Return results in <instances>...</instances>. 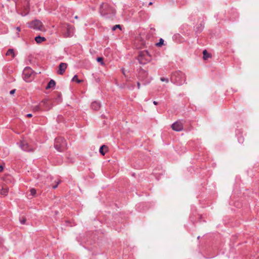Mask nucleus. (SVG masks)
Here are the masks:
<instances>
[{"mask_svg":"<svg viewBox=\"0 0 259 259\" xmlns=\"http://www.w3.org/2000/svg\"><path fill=\"white\" fill-rule=\"evenodd\" d=\"M185 80V75L180 71L174 73L171 76V81L178 85H182L184 82Z\"/></svg>","mask_w":259,"mask_h":259,"instance_id":"1","label":"nucleus"},{"mask_svg":"<svg viewBox=\"0 0 259 259\" xmlns=\"http://www.w3.org/2000/svg\"><path fill=\"white\" fill-rule=\"evenodd\" d=\"M66 141L64 138L59 137L56 139L54 147L57 151L62 152L66 148Z\"/></svg>","mask_w":259,"mask_h":259,"instance_id":"2","label":"nucleus"},{"mask_svg":"<svg viewBox=\"0 0 259 259\" xmlns=\"http://www.w3.org/2000/svg\"><path fill=\"white\" fill-rule=\"evenodd\" d=\"M151 58L147 51L141 52L138 57V60L140 64H145L150 62Z\"/></svg>","mask_w":259,"mask_h":259,"instance_id":"3","label":"nucleus"},{"mask_svg":"<svg viewBox=\"0 0 259 259\" xmlns=\"http://www.w3.org/2000/svg\"><path fill=\"white\" fill-rule=\"evenodd\" d=\"M28 26L29 28H33L35 30L44 31L45 29L41 21L38 20H33L28 23Z\"/></svg>","mask_w":259,"mask_h":259,"instance_id":"4","label":"nucleus"},{"mask_svg":"<svg viewBox=\"0 0 259 259\" xmlns=\"http://www.w3.org/2000/svg\"><path fill=\"white\" fill-rule=\"evenodd\" d=\"M34 76V73L30 67H25L23 71V77L26 82L30 81Z\"/></svg>","mask_w":259,"mask_h":259,"instance_id":"5","label":"nucleus"},{"mask_svg":"<svg viewBox=\"0 0 259 259\" xmlns=\"http://www.w3.org/2000/svg\"><path fill=\"white\" fill-rule=\"evenodd\" d=\"M171 128L174 131L180 132L183 129V124L180 121H177L171 125Z\"/></svg>","mask_w":259,"mask_h":259,"instance_id":"6","label":"nucleus"},{"mask_svg":"<svg viewBox=\"0 0 259 259\" xmlns=\"http://www.w3.org/2000/svg\"><path fill=\"white\" fill-rule=\"evenodd\" d=\"M73 35V28L72 26L67 25L66 32L64 33L65 37H71Z\"/></svg>","mask_w":259,"mask_h":259,"instance_id":"7","label":"nucleus"},{"mask_svg":"<svg viewBox=\"0 0 259 259\" xmlns=\"http://www.w3.org/2000/svg\"><path fill=\"white\" fill-rule=\"evenodd\" d=\"M20 147L23 150L25 151H31L32 150V148L29 147L28 143L25 141L21 142Z\"/></svg>","mask_w":259,"mask_h":259,"instance_id":"8","label":"nucleus"},{"mask_svg":"<svg viewBox=\"0 0 259 259\" xmlns=\"http://www.w3.org/2000/svg\"><path fill=\"white\" fill-rule=\"evenodd\" d=\"M67 65L66 63H61L59 66V70L58 71V73L60 74H63L66 68H67Z\"/></svg>","mask_w":259,"mask_h":259,"instance_id":"9","label":"nucleus"},{"mask_svg":"<svg viewBox=\"0 0 259 259\" xmlns=\"http://www.w3.org/2000/svg\"><path fill=\"white\" fill-rule=\"evenodd\" d=\"M91 108L93 110H98L100 108V104L97 101H94L91 104Z\"/></svg>","mask_w":259,"mask_h":259,"instance_id":"10","label":"nucleus"},{"mask_svg":"<svg viewBox=\"0 0 259 259\" xmlns=\"http://www.w3.org/2000/svg\"><path fill=\"white\" fill-rule=\"evenodd\" d=\"M107 151V147L105 145H102L99 149V152L102 155H104Z\"/></svg>","mask_w":259,"mask_h":259,"instance_id":"11","label":"nucleus"},{"mask_svg":"<svg viewBox=\"0 0 259 259\" xmlns=\"http://www.w3.org/2000/svg\"><path fill=\"white\" fill-rule=\"evenodd\" d=\"M55 84H56L55 81L54 80L51 79L50 81V82L48 83V84L46 87V89H48L52 88L55 87Z\"/></svg>","mask_w":259,"mask_h":259,"instance_id":"12","label":"nucleus"},{"mask_svg":"<svg viewBox=\"0 0 259 259\" xmlns=\"http://www.w3.org/2000/svg\"><path fill=\"white\" fill-rule=\"evenodd\" d=\"M45 40L46 38L45 37L40 36H38L35 37V40L38 44H40L42 41H45Z\"/></svg>","mask_w":259,"mask_h":259,"instance_id":"13","label":"nucleus"},{"mask_svg":"<svg viewBox=\"0 0 259 259\" xmlns=\"http://www.w3.org/2000/svg\"><path fill=\"white\" fill-rule=\"evenodd\" d=\"M6 55L8 56H11L12 58H14L15 57L14 50L12 49H9L6 53Z\"/></svg>","mask_w":259,"mask_h":259,"instance_id":"14","label":"nucleus"},{"mask_svg":"<svg viewBox=\"0 0 259 259\" xmlns=\"http://www.w3.org/2000/svg\"><path fill=\"white\" fill-rule=\"evenodd\" d=\"M42 103L44 104L45 108L47 110L50 109L52 107V105H50V102L48 100H44L42 101Z\"/></svg>","mask_w":259,"mask_h":259,"instance_id":"15","label":"nucleus"},{"mask_svg":"<svg viewBox=\"0 0 259 259\" xmlns=\"http://www.w3.org/2000/svg\"><path fill=\"white\" fill-rule=\"evenodd\" d=\"M9 188L7 187H3L1 190V194L2 195L6 196L8 193Z\"/></svg>","mask_w":259,"mask_h":259,"instance_id":"16","label":"nucleus"},{"mask_svg":"<svg viewBox=\"0 0 259 259\" xmlns=\"http://www.w3.org/2000/svg\"><path fill=\"white\" fill-rule=\"evenodd\" d=\"M107 4H102L101 5V7H100V13L101 14V15H106V13L104 12V8H106L107 7Z\"/></svg>","mask_w":259,"mask_h":259,"instance_id":"17","label":"nucleus"},{"mask_svg":"<svg viewBox=\"0 0 259 259\" xmlns=\"http://www.w3.org/2000/svg\"><path fill=\"white\" fill-rule=\"evenodd\" d=\"M203 59L204 60H206L208 58L210 57V54L208 53L206 50H204L203 51Z\"/></svg>","mask_w":259,"mask_h":259,"instance_id":"18","label":"nucleus"},{"mask_svg":"<svg viewBox=\"0 0 259 259\" xmlns=\"http://www.w3.org/2000/svg\"><path fill=\"white\" fill-rule=\"evenodd\" d=\"M72 81H76L78 83H80L82 82V80H80V79H78V78H77V75H75L73 76L72 79Z\"/></svg>","mask_w":259,"mask_h":259,"instance_id":"19","label":"nucleus"},{"mask_svg":"<svg viewBox=\"0 0 259 259\" xmlns=\"http://www.w3.org/2000/svg\"><path fill=\"white\" fill-rule=\"evenodd\" d=\"M163 42H164V40L162 38H160L159 39V42L157 43L156 44V45L157 47H160L163 44Z\"/></svg>","mask_w":259,"mask_h":259,"instance_id":"20","label":"nucleus"},{"mask_svg":"<svg viewBox=\"0 0 259 259\" xmlns=\"http://www.w3.org/2000/svg\"><path fill=\"white\" fill-rule=\"evenodd\" d=\"M30 195H31L32 196H34L36 194V190L34 188H32L30 189Z\"/></svg>","mask_w":259,"mask_h":259,"instance_id":"21","label":"nucleus"},{"mask_svg":"<svg viewBox=\"0 0 259 259\" xmlns=\"http://www.w3.org/2000/svg\"><path fill=\"white\" fill-rule=\"evenodd\" d=\"M160 80L163 82H165L166 83H168L169 82L168 79L167 78L165 77H161Z\"/></svg>","mask_w":259,"mask_h":259,"instance_id":"22","label":"nucleus"},{"mask_svg":"<svg viewBox=\"0 0 259 259\" xmlns=\"http://www.w3.org/2000/svg\"><path fill=\"white\" fill-rule=\"evenodd\" d=\"M33 110L34 111H37L40 110V107L39 105H36L33 107Z\"/></svg>","mask_w":259,"mask_h":259,"instance_id":"23","label":"nucleus"},{"mask_svg":"<svg viewBox=\"0 0 259 259\" xmlns=\"http://www.w3.org/2000/svg\"><path fill=\"white\" fill-rule=\"evenodd\" d=\"M98 62L101 63L102 65H104V62L103 61V58L102 57H99L97 59Z\"/></svg>","mask_w":259,"mask_h":259,"instance_id":"24","label":"nucleus"},{"mask_svg":"<svg viewBox=\"0 0 259 259\" xmlns=\"http://www.w3.org/2000/svg\"><path fill=\"white\" fill-rule=\"evenodd\" d=\"M120 28V25H116L114 26L113 27L112 30H115L116 28Z\"/></svg>","mask_w":259,"mask_h":259,"instance_id":"25","label":"nucleus"},{"mask_svg":"<svg viewBox=\"0 0 259 259\" xmlns=\"http://www.w3.org/2000/svg\"><path fill=\"white\" fill-rule=\"evenodd\" d=\"M25 222H26V219L25 218H23L20 220V223L22 224H24L25 223Z\"/></svg>","mask_w":259,"mask_h":259,"instance_id":"26","label":"nucleus"},{"mask_svg":"<svg viewBox=\"0 0 259 259\" xmlns=\"http://www.w3.org/2000/svg\"><path fill=\"white\" fill-rule=\"evenodd\" d=\"M60 181H59L57 182V184H56V185H53V186H52L53 188V189H56V188L57 187V186H58V184L60 183Z\"/></svg>","mask_w":259,"mask_h":259,"instance_id":"27","label":"nucleus"},{"mask_svg":"<svg viewBox=\"0 0 259 259\" xmlns=\"http://www.w3.org/2000/svg\"><path fill=\"white\" fill-rule=\"evenodd\" d=\"M16 90H12L10 91V94L12 95L14 94L15 93Z\"/></svg>","mask_w":259,"mask_h":259,"instance_id":"28","label":"nucleus"},{"mask_svg":"<svg viewBox=\"0 0 259 259\" xmlns=\"http://www.w3.org/2000/svg\"><path fill=\"white\" fill-rule=\"evenodd\" d=\"M26 116L28 117H32V115L31 113H29V114H27Z\"/></svg>","mask_w":259,"mask_h":259,"instance_id":"29","label":"nucleus"},{"mask_svg":"<svg viewBox=\"0 0 259 259\" xmlns=\"http://www.w3.org/2000/svg\"><path fill=\"white\" fill-rule=\"evenodd\" d=\"M4 169V167L2 165H0V172L2 171Z\"/></svg>","mask_w":259,"mask_h":259,"instance_id":"30","label":"nucleus"},{"mask_svg":"<svg viewBox=\"0 0 259 259\" xmlns=\"http://www.w3.org/2000/svg\"><path fill=\"white\" fill-rule=\"evenodd\" d=\"M16 30H17L18 32H19L20 31V28L19 27H17L16 28Z\"/></svg>","mask_w":259,"mask_h":259,"instance_id":"31","label":"nucleus"},{"mask_svg":"<svg viewBox=\"0 0 259 259\" xmlns=\"http://www.w3.org/2000/svg\"><path fill=\"white\" fill-rule=\"evenodd\" d=\"M137 85H138V89H139L140 88V82H138L137 83Z\"/></svg>","mask_w":259,"mask_h":259,"instance_id":"32","label":"nucleus"},{"mask_svg":"<svg viewBox=\"0 0 259 259\" xmlns=\"http://www.w3.org/2000/svg\"><path fill=\"white\" fill-rule=\"evenodd\" d=\"M153 104L155 105H157L158 104V103L156 102V101H153Z\"/></svg>","mask_w":259,"mask_h":259,"instance_id":"33","label":"nucleus"},{"mask_svg":"<svg viewBox=\"0 0 259 259\" xmlns=\"http://www.w3.org/2000/svg\"><path fill=\"white\" fill-rule=\"evenodd\" d=\"M201 29L200 30H197V31H199V30L201 31V29H202V28L203 27L201 25Z\"/></svg>","mask_w":259,"mask_h":259,"instance_id":"34","label":"nucleus"},{"mask_svg":"<svg viewBox=\"0 0 259 259\" xmlns=\"http://www.w3.org/2000/svg\"><path fill=\"white\" fill-rule=\"evenodd\" d=\"M152 3L151 2H150V3H149V5H152Z\"/></svg>","mask_w":259,"mask_h":259,"instance_id":"35","label":"nucleus"}]
</instances>
